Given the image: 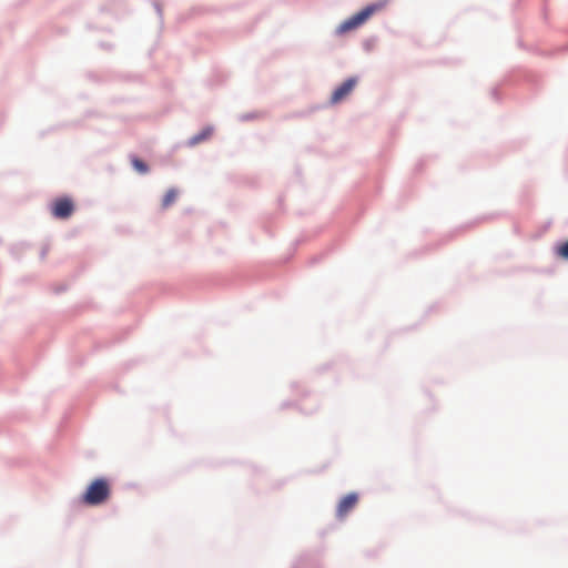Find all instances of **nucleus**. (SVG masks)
<instances>
[{
	"label": "nucleus",
	"mask_w": 568,
	"mask_h": 568,
	"mask_svg": "<svg viewBox=\"0 0 568 568\" xmlns=\"http://www.w3.org/2000/svg\"><path fill=\"white\" fill-rule=\"evenodd\" d=\"M131 163L139 173L145 174L149 172V166L142 160L132 158Z\"/></svg>",
	"instance_id": "nucleus-8"
},
{
	"label": "nucleus",
	"mask_w": 568,
	"mask_h": 568,
	"mask_svg": "<svg viewBox=\"0 0 568 568\" xmlns=\"http://www.w3.org/2000/svg\"><path fill=\"white\" fill-rule=\"evenodd\" d=\"M178 197V191L174 189H170L162 200V207L168 209L170 205H172Z\"/></svg>",
	"instance_id": "nucleus-7"
},
{
	"label": "nucleus",
	"mask_w": 568,
	"mask_h": 568,
	"mask_svg": "<svg viewBox=\"0 0 568 568\" xmlns=\"http://www.w3.org/2000/svg\"><path fill=\"white\" fill-rule=\"evenodd\" d=\"M212 133H213V128L206 126L199 134L194 135L191 139L190 143L192 145H194V144H197V143L202 142V141H205L206 139H209L212 135Z\"/></svg>",
	"instance_id": "nucleus-6"
},
{
	"label": "nucleus",
	"mask_w": 568,
	"mask_h": 568,
	"mask_svg": "<svg viewBox=\"0 0 568 568\" xmlns=\"http://www.w3.org/2000/svg\"><path fill=\"white\" fill-rule=\"evenodd\" d=\"M556 254L561 258L568 260V240L556 246Z\"/></svg>",
	"instance_id": "nucleus-9"
},
{
	"label": "nucleus",
	"mask_w": 568,
	"mask_h": 568,
	"mask_svg": "<svg viewBox=\"0 0 568 568\" xmlns=\"http://www.w3.org/2000/svg\"><path fill=\"white\" fill-rule=\"evenodd\" d=\"M74 211L73 201L70 197L55 199L51 204L52 215L57 219H68Z\"/></svg>",
	"instance_id": "nucleus-3"
},
{
	"label": "nucleus",
	"mask_w": 568,
	"mask_h": 568,
	"mask_svg": "<svg viewBox=\"0 0 568 568\" xmlns=\"http://www.w3.org/2000/svg\"><path fill=\"white\" fill-rule=\"evenodd\" d=\"M358 503V496L356 493H349L344 496L336 508V516L338 518H344L347 514L355 508Z\"/></svg>",
	"instance_id": "nucleus-5"
},
{
	"label": "nucleus",
	"mask_w": 568,
	"mask_h": 568,
	"mask_svg": "<svg viewBox=\"0 0 568 568\" xmlns=\"http://www.w3.org/2000/svg\"><path fill=\"white\" fill-rule=\"evenodd\" d=\"M111 494L110 484L105 478L94 479L82 496V501L90 506L105 503Z\"/></svg>",
	"instance_id": "nucleus-2"
},
{
	"label": "nucleus",
	"mask_w": 568,
	"mask_h": 568,
	"mask_svg": "<svg viewBox=\"0 0 568 568\" xmlns=\"http://www.w3.org/2000/svg\"><path fill=\"white\" fill-rule=\"evenodd\" d=\"M387 6L386 0H381L375 3L368 4L364 9H362L359 12L355 13L351 18L343 21L337 28H336V34L342 36L347 32H351L362 24H364L374 13L382 11Z\"/></svg>",
	"instance_id": "nucleus-1"
},
{
	"label": "nucleus",
	"mask_w": 568,
	"mask_h": 568,
	"mask_svg": "<svg viewBox=\"0 0 568 568\" xmlns=\"http://www.w3.org/2000/svg\"><path fill=\"white\" fill-rule=\"evenodd\" d=\"M357 83L356 78H349L346 81H344L341 85H338L332 93L331 102L333 104L339 103L343 100H345L351 92L354 90L355 85Z\"/></svg>",
	"instance_id": "nucleus-4"
}]
</instances>
